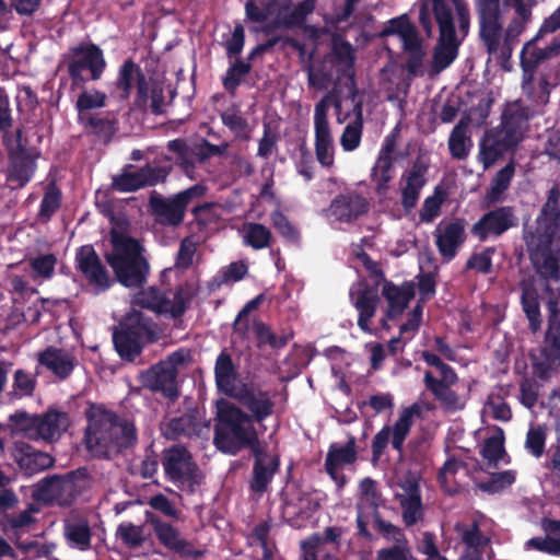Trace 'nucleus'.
Segmentation results:
<instances>
[{"instance_id": "f257e3e1", "label": "nucleus", "mask_w": 560, "mask_h": 560, "mask_svg": "<svg viewBox=\"0 0 560 560\" xmlns=\"http://www.w3.org/2000/svg\"><path fill=\"white\" fill-rule=\"evenodd\" d=\"M235 398L252 416L225 399L219 400L214 443L219 450L228 454H235L245 446H252L255 464L250 488L255 492H264L279 467V456L255 445L258 433L254 423L262 422L272 413L273 402L268 393L260 390L242 389Z\"/></svg>"}, {"instance_id": "f03ea898", "label": "nucleus", "mask_w": 560, "mask_h": 560, "mask_svg": "<svg viewBox=\"0 0 560 560\" xmlns=\"http://www.w3.org/2000/svg\"><path fill=\"white\" fill-rule=\"evenodd\" d=\"M559 197V191L551 189L536 223L524 231L530 260L537 272L548 280H557L559 275L560 247L556 238L560 217Z\"/></svg>"}, {"instance_id": "7ed1b4c3", "label": "nucleus", "mask_w": 560, "mask_h": 560, "mask_svg": "<svg viewBox=\"0 0 560 560\" xmlns=\"http://www.w3.org/2000/svg\"><path fill=\"white\" fill-rule=\"evenodd\" d=\"M452 10L440 0H425L420 11V21L428 33H431L427 11L432 8L440 28V39L433 56V68L441 71L447 68L457 57L458 46L467 35L469 16L462 0H451Z\"/></svg>"}, {"instance_id": "20e7f679", "label": "nucleus", "mask_w": 560, "mask_h": 560, "mask_svg": "<svg viewBox=\"0 0 560 560\" xmlns=\"http://www.w3.org/2000/svg\"><path fill=\"white\" fill-rule=\"evenodd\" d=\"M86 446L95 455H107L131 445L136 441L135 427L127 420H118L101 406L88 410Z\"/></svg>"}, {"instance_id": "39448f33", "label": "nucleus", "mask_w": 560, "mask_h": 560, "mask_svg": "<svg viewBox=\"0 0 560 560\" xmlns=\"http://www.w3.org/2000/svg\"><path fill=\"white\" fill-rule=\"evenodd\" d=\"M113 250L107 261L114 269L118 281L125 287L141 285L149 272V265L141 254L139 243L125 234L114 233Z\"/></svg>"}, {"instance_id": "423d86ee", "label": "nucleus", "mask_w": 560, "mask_h": 560, "mask_svg": "<svg viewBox=\"0 0 560 560\" xmlns=\"http://www.w3.org/2000/svg\"><path fill=\"white\" fill-rule=\"evenodd\" d=\"M12 428L31 440L52 442L58 440L69 427L68 415L59 410H48L42 416L16 412L11 416Z\"/></svg>"}, {"instance_id": "0eeeda50", "label": "nucleus", "mask_w": 560, "mask_h": 560, "mask_svg": "<svg viewBox=\"0 0 560 560\" xmlns=\"http://www.w3.org/2000/svg\"><path fill=\"white\" fill-rule=\"evenodd\" d=\"M153 336V327L141 312L132 310L114 332V345L119 355L127 360H133L141 350L144 341Z\"/></svg>"}, {"instance_id": "6e6552de", "label": "nucleus", "mask_w": 560, "mask_h": 560, "mask_svg": "<svg viewBox=\"0 0 560 560\" xmlns=\"http://www.w3.org/2000/svg\"><path fill=\"white\" fill-rule=\"evenodd\" d=\"M189 361V352L177 350L170 354L165 360L144 371L140 375L143 386L162 392L167 397L177 395V373Z\"/></svg>"}, {"instance_id": "1a4fd4ad", "label": "nucleus", "mask_w": 560, "mask_h": 560, "mask_svg": "<svg viewBox=\"0 0 560 560\" xmlns=\"http://www.w3.org/2000/svg\"><path fill=\"white\" fill-rule=\"evenodd\" d=\"M190 299V293L183 289L160 292L154 288L142 290L135 294L132 304L149 308L155 313L171 317L180 316Z\"/></svg>"}, {"instance_id": "9d476101", "label": "nucleus", "mask_w": 560, "mask_h": 560, "mask_svg": "<svg viewBox=\"0 0 560 560\" xmlns=\"http://www.w3.org/2000/svg\"><path fill=\"white\" fill-rule=\"evenodd\" d=\"M383 35L386 37L387 45L396 42L401 45L404 51L409 55L408 69L410 72L416 73L421 65L424 52L417 31L409 19L406 15H401L390 20L383 31Z\"/></svg>"}, {"instance_id": "9b49d317", "label": "nucleus", "mask_w": 560, "mask_h": 560, "mask_svg": "<svg viewBox=\"0 0 560 560\" xmlns=\"http://www.w3.org/2000/svg\"><path fill=\"white\" fill-rule=\"evenodd\" d=\"M163 467L173 482L189 492H194L203 479L201 471L191 462L190 454L179 446L166 452Z\"/></svg>"}, {"instance_id": "f8f14e48", "label": "nucleus", "mask_w": 560, "mask_h": 560, "mask_svg": "<svg viewBox=\"0 0 560 560\" xmlns=\"http://www.w3.org/2000/svg\"><path fill=\"white\" fill-rule=\"evenodd\" d=\"M88 485L86 475L78 471L67 477H52L37 485L35 495L38 500L66 505Z\"/></svg>"}, {"instance_id": "ddd939ff", "label": "nucleus", "mask_w": 560, "mask_h": 560, "mask_svg": "<svg viewBox=\"0 0 560 560\" xmlns=\"http://www.w3.org/2000/svg\"><path fill=\"white\" fill-rule=\"evenodd\" d=\"M549 328L546 334L542 349L544 360L535 363V374L544 380L551 376V373L559 366L560 360V296L549 301Z\"/></svg>"}, {"instance_id": "4468645a", "label": "nucleus", "mask_w": 560, "mask_h": 560, "mask_svg": "<svg viewBox=\"0 0 560 560\" xmlns=\"http://www.w3.org/2000/svg\"><path fill=\"white\" fill-rule=\"evenodd\" d=\"M523 129L512 121H504L499 129L486 133L480 144V160L485 167L492 165L504 152L514 148L523 139Z\"/></svg>"}, {"instance_id": "2eb2a0df", "label": "nucleus", "mask_w": 560, "mask_h": 560, "mask_svg": "<svg viewBox=\"0 0 560 560\" xmlns=\"http://www.w3.org/2000/svg\"><path fill=\"white\" fill-rule=\"evenodd\" d=\"M420 412V407L413 404L409 407L402 408L397 420L393 425L384 427L374 438L373 441V453L375 457H378L383 450L386 447L388 442L392 443L393 447L400 451L410 432L413 424L415 417Z\"/></svg>"}, {"instance_id": "dca6fc26", "label": "nucleus", "mask_w": 560, "mask_h": 560, "mask_svg": "<svg viewBox=\"0 0 560 560\" xmlns=\"http://www.w3.org/2000/svg\"><path fill=\"white\" fill-rule=\"evenodd\" d=\"M395 497L402 510V520L406 525L416 524L422 516V503L419 491V477L417 474H407L399 478L395 486Z\"/></svg>"}, {"instance_id": "f3484780", "label": "nucleus", "mask_w": 560, "mask_h": 560, "mask_svg": "<svg viewBox=\"0 0 560 560\" xmlns=\"http://www.w3.org/2000/svg\"><path fill=\"white\" fill-rule=\"evenodd\" d=\"M105 68L102 50L94 45H83L72 49L69 72L73 80H80L82 71L89 69L93 80H97Z\"/></svg>"}, {"instance_id": "a211bd4d", "label": "nucleus", "mask_w": 560, "mask_h": 560, "mask_svg": "<svg viewBox=\"0 0 560 560\" xmlns=\"http://www.w3.org/2000/svg\"><path fill=\"white\" fill-rule=\"evenodd\" d=\"M75 261L77 268L84 275L96 292L109 288L112 280L92 246L85 245L80 247L75 255Z\"/></svg>"}, {"instance_id": "6ab92c4d", "label": "nucleus", "mask_w": 560, "mask_h": 560, "mask_svg": "<svg viewBox=\"0 0 560 560\" xmlns=\"http://www.w3.org/2000/svg\"><path fill=\"white\" fill-rule=\"evenodd\" d=\"M480 14V35L488 51H497L501 39L499 0H477Z\"/></svg>"}, {"instance_id": "aec40b11", "label": "nucleus", "mask_w": 560, "mask_h": 560, "mask_svg": "<svg viewBox=\"0 0 560 560\" xmlns=\"http://www.w3.org/2000/svg\"><path fill=\"white\" fill-rule=\"evenodd\" d=\"M350 298L353 306L359 313L358 325L366 334L374 331L370 325L377 304L376 294L370 290L363 282H357L350 290Z\"/></svg>"}, {"instance_id": "412c9836", "label": "nucleus", "mask_w": 560, "mask_h": 560, "mask_svg": "<svg viewBox=\"0 0 560 560\" xmlns=\"http://www.w3.org/2000/svg\"><path fill=\"white\" fill-rule=\"evenodd\" d=\"M427 166L417 161L412 164L411 168L408 170L399 180V189L401 195V205L409 211L418 202L420 191L425 184Z\"/></svg>"}, {"instance_id": "4be33fe9", "label": "nucleus", "mask_w": 560, "mask_h": 560, "mask_svg": "<svg viewBox=\"0 0 560 560\" xmlns=\"http://www.w3.org/2000/svg\"><path fill=\"white\" fill-rule=\"evenodd\" d=\"M162 168L154 170L145 166L141 170L127 168L122 174L114 178L113 185L120 191H133L148 185H154L165 177Z\"/></svg>"}, {"instance_id": "5701e85b", "label": "nucleus", "mask_w": 560, "mask_h": 560, "mask_svg": "<svg viewBox=\"0 0 560 560\" xmlns=\"http://www.w3.org/2000/svg\"><path fill=\"white\" fill-rule=\"evenodd\" d=\"M436 245L441 255L452 259L465 241V225L462 220L441 222L435 231Z\"/></svg>"}, {"instance_id": "b1692460", "label": "nucleus", "mask_w": 560, "mask_h": 560, "mask_svg": "<svg viewBox=\"0 0 560 560\" xmlns=\"http://www.w3.org/2000/svg\"><path fill=\"white\" fill-rule=\"evenodd\" d=\"M369 208L368 198L358 192H350L336 198L331 202L329 211L335 220L349 222L366 213Z\"/></svg>"}, {"instance_id": "393cba45", "label": "nucleus", "mask_w": 560, "mask_h": 560, "mask_svg": "<svg viewBox=\"0 0 560 560\" xmlns=\"http://www.w3.org/2000/svg\"><path fill=\"white\" fill-rule=\"evenodd\" d=\"M514 224L513 212L510 208H499L485 214L472 228V233L480 240L489 235H500Z\"/></svg>"}, {"instance_id": "a878e982", "label": "nucleus", "mask_w": 560, "mask_h": 560, "mask_svg": "<svg viewBox=\"0 0 560 560\" xmlns=\"http://www.w3.org/2000/svg\"><path fill=\"white\" fill-rule=\"evenodd\" d=\"M396 140L387 137L380 150L377 159L371 168L370 179L373 185H390L394 178Z\"/></svg>"}, {"instance_id": "bb28decb", "label": "nucleus", "mask_w": 560, "mask_h": 560, "mask_svg": "<svg viewBox=\"0 0 560 560\" xmlns=\"http://www.w3.org/2000/svg\"><path fill=\"white\" fill-rule=\"evenodd\" d=\"M357 458L354 439H350L345 445L332 444L326 457V469L335 482L341 487L345 485V477L339 470Z\"/></svg>"}, {"instance_id": "cd10ccee", "label": "nucleus", "mask_w": 560, "mask_h": 560, "mask_svg": "<svg viewBox=\"0 0 560 560\" xmlns=\"http://www.w3.org/2000/svg\"><path fill=\"white\" fill-rule=\"evenodd\" d=\"M381 501L375 482L370 478L363 479L360 482V497L358 501V526L361 533H365V527L371 516H375Z\"/></svg>"}, {"instance_id": "c85d7f7f", "label": "nucleus", "mask_w": 560, "mask_h": 560, "mask_svg": "<svg viewBox=\"0 0 560 560\" xmlns=\"http://www.w3.org/2000/svg\"><path fill=\"white\" fill-rule=\"evenodd\" d=\"M382 294L388 303L386 318L382 319L383 328L387 329V318H393L405 310L415 295V285L410 282L404 283L400 287L385 283L382 289Z\"/></svg>"}, {"instance_id": "c756f323", "label": "nucleus", "mask_w": 560, "mask_h": 560, "mask_svg": "<svg viewBox=\"0 0 560 560\" xmlns=\"http://www.w3.org/2000/svg\"><path fill=\"white\" fill-rule=\"evenodd\" d=\"M13 455L19 467L26 475L36 474L52 465V458L49 454L36 451L26 444L18 445Z\"/></svg>"}, {"instance_id": "7c9ffc66", "label": "nucleus", "mask_w": 560, "mask_h": 560, "mask_svg": "<svg viewBox=\"0 0 560 560\" xmlns=\"http://www.w3.org/2000/svg\"><path fill=\"white\" fill-rule=\"evenodd\" d=\"M38 361L60 378L67 377L75 365V358L70 351L57 348H48L40 352Z\"/></svg>"}, {"instance_id": "2f4dec72", "label": "nucleus", "mask_w": 560, "mask_h": 560, "mask_svg": "<svg viewBox=\"0 0 560 560\" xmlns=\"http://www.w3.org/2000/svg\"><path fill=\"white\" fill-rule=\"evenodd\" d=\"M65 537L68 544L79 550L91 547V528L88 520L81 515H71L65 521Z\"/></svg>"}, {"instance_id": "473e14b6", "label": "nucleus", "mask_w": 560, "mask_h": 560, "mask_svg": "<svg viewBox=\"0 0 560 560\" xmlns=\"http://www.w3.org/2000/svg\"><path fill=\"white\" fill-rule=\"evenodd\" d=\"M215 381L218 388L224 394L235 397L243 389L237 386L236 374L231 358L221 353L215 362Z\"/></svg>"}, {"instance_id": "72a5a7b5", "label": "nucleus", "mask_w": 560, "mask_h": 560, "mask_svg": "<svg viewBox=\"0 0 560 560\" xmlns=\"http://www.w3.org/2000/svg\"><path fill=\"white\" fill-rule=\"evenodd\" d=\"M424 383L446 410L457 411L465 407L466 397L457 395L450 386L440 383L430 372L425 373Z\"/></svg>"}, {"instance_id": "f704fd0d", "label": "nucleus", "mask_w": 560, "mask_h": 560, "mask_svg": "<svg viewBox=\"0 0 560 560\" xmlns=\"http://www.w3.org/2000/svg\"><path fill=\"white\" fill-rule=\"evenodd\" d=\"M456 528L462 535V539L466 545V550L462 557V560H482V552L487 548L489 539L480 534L478 527L475 524L466 529L459 525H457Z\"/></svg>"}, {"instance_id": "c9c22d12", "label": "nucleus", "mask_w": 560, "mask_h": 560, "mask_svg": "<svg viewBox=\"0 0 560 560\" xmlns=\"http://www.w3.org/2000/svg\"><path fill=\"white\" fill-rule=\"evenodd\" d=\"M208 425L198 421L191 413L173 418L168 421L165 435L175 439L179 435H200L203 430H208Z\"/></svg>"}, {"instance_id": "e433bc0d", "label": "nucleus", "mask_w": 560, "mask_h": 560, "mask_svg": "<svg viewBox=\"0 0 560 560\" xmlns=\"http://www.w3.org/2000/svg\"><path fill=\"white\" fill-rule=\"evenodd\" d=\"M154 530L159 540L167 548L184 555H192L191 547L182 539L179 533L170 524L153 521Z\"/></svg>"}, {"instance_id": "4c0bfd02", "label": "nucleus", "mask_w": 560, "mask_h": 560, "mask_svg": "<svg viewBox=\"0 0 560 560\" xmlns=\"http://www.w3.org/2000/svg\"><path fill=\"white\" fill-rule=\"evenodd\" d=\"M35 168V161L31 156L14 155L9 170L8 180L13 188L25 185Z\"/></svg>"}, {"instance_id": "58836bf2", "label": "nucleus", "mask_w": 560, "mask_h": 560, "mask_svg": "<svg viewBox=\"0 0 560 560\" xmlns=\"http://www.w3.org/2000/svg\"><path fill=\"white\" fill-rule=\"evenodd\" d=\"M152 207L162 223L176 225L184 218L185 210L175 197L166 200H152Z\"/></svg>"}, {"instance_id": "ea45409f", "label": "nucleus", "mask_w": 560, "mask_h": 560, "mask_svg": "<svg viewBox=\"0 0 560 560\" xmlns=\"http://www.w3.org/2000/svg\"><path fill=\"white\" fill-rule=\"evenodd\" d=\"M481 455L489 464H497L504 456V432L494 427L481 447Z\"/></svg>"}, {"instance_id": "a19ab883", "label": "nucleus", "mask_w": 560, "mask_h": 560, "mask_svg": "<svg viewBox=\"0 0 560 560\" xmlns=\"http://www.w3.org/2000/svg\"><path fill=\"white\" fill-rule=\"evenodd\" d=\"M547 530L553 535L544 538H532L526 542V546L542 552L560 556V522H550Z\"/></svg>"}, {"instance_id": "79ce46f5", "label": "nucleus", "mask_w": 560, "mask_h": 560, "mask_svg": "<svg viewBox=\"0 0 560 560\" xmlns=\"http://www.w3.org/2000/svg\"><path fill=\"white\" fill-rule=\"evenodd\" d=\"M466 474V467L462 462H458L454 457L448 458L443 467L440 470L439 474V480L441 482V486L447 491V492H456L457 491V485H459V481L457 480V477L459 475Z\"/></svg>"}, {"instance_id": "37998d69", "label": "nucleus", "mask_w": 560, "mask_h": 560, "mask_svg": "<svg viewBox=\"0 0 560 560\" xmlns=\"http://www.w3.org/2000/svg\"><path fill=\"white\" fill-rule=\"evenodd\" d=\"M314 8V0H305L302 3L295 5L293 9L290 7L279 5L277 22L280 23V25L301 23L307 14L313 12Z\"/></svg>"}, {"instance_id": "c03bdc74", "label": "nucleus", "mask_w": 560, "mask_h": 560, "mask_svg": "<svg viewBox=\"0 0 560 560\" xmlns=\"http://www.w3.org/2000/svg\"><path fill=\"white\" fill-rule=\"evenodd\" d=\"M138 83V92L141 97L145 96V90L143 85V80L140 78V72L138 67L127 61L120 69L119 79H118V88L122 90L124 96L129 94V91L133 83Z\"/></svg>"}, {"instance_id": "a18cd8bd", "label": "nucleus", "mask_w": 560, "mask_h": 560, "mask_svg": "<svg viewBox=\"0 0 560 560\" xmlns=\"http://www.w3.org/2000/svg\"><path fill=\"white\" fill-rule=\"evenodd\" d=\"M279 12V3L277 1H270L266 9H260L254 3L249 2L246 5V14L249 20L257 23H264L267 26H279L277 22Z\"/></svg>"}, {"instance_id": "49530a36", "label": "nucleus", "mask_w": 560, "mask_h": 560, "mask_svg": "<svg viewBox=\"0 0 560 560\" xmlns=\"http://www.w3.org/2000/svg\"><path fill=\"white\" fill-rule=\"evenodd\" d=\"M522 304L532 330H538L541 320L537 293L534 289L526 285L523 287Z\"/></svg>"}, {"instance_id": "de8ad7c7", "label": "nucleus", "mask_w": 560, "mask_h": 560, "mask_svg": "<svg viewBox=\"0 0 560 560\" xmlns=\"http://www.w3.org/2000/svg\"><path fill=\"white\" fill-rule=\"evenodd\" d=\"M522 304L532 330H538L541 320L537 293L534 289L526 285L523 287Z\"/></svg>"}, {"instance_id": "09e8293b", "label": "nucleus", "mask_w": 560, "mask_h": 560, "mask_svg": "<svg viewBox=\"0 0 560 560\" xmlns=\"http://www.w3.org/2000/svg\"><path fill=\"white\" fill-rule=\"evenodd\" d=\"M446 199L444 189L436 187L433 194L427 197L423 201L422 208L419 213L421 222L430 223L440 214V209Z\"/></svg>"}, {"instance_id": "8fccbe9b", "label": "nucleus", "mask_w": 560, "mask_h": 560, "mask_svg": "<svg viewBox=\"0 0 560 560\" xmlns=\"http://www.w3.org/2000/svg\"><path fill=\"white\" fill-rule=\"evenodd\" d=\"M271 234L267 228L258 223H248L243 228L244 242L255 249L267 247Z\"/></svg>"}, {"instance_id": "3c124183", "label": "nucleus", "mask_w": 560, "mask_h": 560, "mask_svg": "<svg viewBox=\"0 0 560 560\" xmlns=\"http://www.w3.org/2000/svg\"><path fill=\"white\" fill-rule=\"evenodd\" d=\"M421 317L422 306L418 304L409 314L407 322L400 326V337L394 338L389 341V348L392 351L395 352L397 350V345L400 340L408 341L415 336L419 329Z\"/></svg>"}, {"instance_id": "603ef678", "label": "nucleus", "mask_w": 560, "mask_h": 560, "mask_svg": "<svg viewBox=\"0 0 560 560\" xmlns=\"http://www.w3.org/2000/svg\"><path fill=\"white\" fill-rule=\"evenodd\" d=\"M466 127L465 124L459 122L450 136L448 147L452 155L456 159H464L468 154L471 145Z\"/></svg>"}, {"instance_id": "864d4df0", "label": "nucleus", "mask_w": 560, "mask_h": 560, "mask_svg": "<svg viewBox=\"0 0 560 560\" xmlns=\"http://www.w3.org/2000/svg\"><path fill=\"white\" fill-rule=\"evenodd\" d=\"M362 138V121L359 113L357 119L347 125L341 137L340 144L346 152L354 151L359 148Z\"/></svg>"}, {"instance_id": "5fc2aeb1", "label": "nucleus", "mask_w": 560, "mask_h": 560, "mask_svg": "<svg viewBox=\"0 0 560 560\" xmlns=\"http://www.w3.org/2000/svg\"><path fill=\"white\" fill-rule=\"evenodd\" d=\"M304 560H337L325 548V542L317 535L302 542Z\"/></svg>"}, {"instance_id": "6e6d98bb", "label": "nucleus", "mask_w": 560, "mask_h": 560, "mask_svg": "<svg viewBox=\"0 0 560 560\" xmlns=\"http://www.w3.org/2000/svg\"><path fill=\"white\" fill-rule=\"evenodd\" d=\"M116 535L129 547L140 546L145 537L143 528L132 523H121L117 527Z\"/></svg>"}, {"instance_id": "4d7b16f0", "label": "nucleus", "mask_w": 560, "mask_h": 560, "mask_svg": "<svg viewBox=\"0 0 560 560\" xmlns=\"http://www.w3.org/2000/svg\"><path fill=\"white\" fill-rule=\"evenodd\" d=\"M106 95L97 90L83 91L77 101L80 116L88 110L101 108L105 105Z\"/></svg>"}, {"instance_id": "13d9d810", "label": "nucleus", "mask_w": 560, "mask_h": 560, "mask_svg": "<svg viewBox=\"0 0 560 560\" xmlns=\"http://www.w3.org/2000/svg\"><path fill=\"white\" fill-rule=\"evenodd\" d=\"M515 481V472L512 470L502 471L491 477L488 482H482L479 488L489 493H497Z\"/></svg>"}, {"instance_id": "bf43d9fd", "label": "nucleus", "mask_w": 560, "mask_h": 560, "mask_svg": "<svg viewBox=\"0 0 560 560\" xmlns=\"http://www.w3.org/2000/svg\"><path fill=\"white\" fill-rule=\"evenodd\" d=\"M546 443V429L537 425L532 427L526 435L525 446L535 456L540 457Z\"/></svg>"}, {"instance_id": "052dcab7", "label": "nucleus", "mask_w": 560, "mask_h": 560, "mask_svg": "<svg viewBox=\"0 0 560 560\" xmlns=\"http://www.w3.org/2000/svg\"><path fill=\"white\" fill-rule=\"evenodd\" d=\"M370 521H373L378 533L387 540L393 541L394 545L407 544L401 530L389 522L381 520L377 514H375V516H371Z\"/></svg>"}, {"instance_id": "680f3d73", "label": "nucleus", "mask_w": 560, "mask_h": 560, "mask_svg": "<svg viewBox=\"0 0 560 560\" xmlns=\"http://www.w3.org/2000/svg\"><path fill=\"white\" fill-rule=\"evenodd\" d=\"M269 529L270 526L267 522L260 523L254 528L249 538L252 545H257L260 548L265 560H270L272 556V547L268 542Z\"/></svg>"}, {"instance_id": "e2e57ef3", "label": "nucleus", "mask_w": 560, "mask_h": 560, "mask_svg": "<svg viewBox=\"0 0 560 560\" xmlns=\"http://www.w3.org/2000/svg\"><path fill=\"white\" fill-rule=\"evenodd\" d=\"M57 259L52 254L40 255L31 261L32 269L37 277L50 278Z\"/></svg>"}, {"instance_id": "0e129e2a", "label": "nucleus", "mask_w": 560, "mask_h": 560, "mask_svg": "<svg viewBox=\"0 0 560 560\" xmlns=\"http://www.w3.org/2000/svg\"><path fill=\"white\" fill-rule=\"evenodd\" d=\"M485 412L500 421H509L512 417L510 407L500 398L493 397H490L486 404Z\"/></svg>"}, {"instance_id": "69168bd1", "label": "nucleus", "mask_w": 560, "mask_h": 560, "mask_svg": "<svg viewBox=\"0 0 560 560\" xmlns=\"http://www.w3.org/2000/svg\"><path fill=\"white\" fill-rule=\"evenodd\" d=\"M271 221L275 229L288 241L295 242L299 238V232L282 213L273 212Z\"/></svg>"}, {"instance_id": "338daca9", "label": "nucleus", "mask_w": 560, "mask_h": 560, "mask_svg": "<svg viewBox=\"0 0 560 560\" xmlns=\"http://www.w3.org/2000/svg\"><path fill=\"white\" fill-rule=\"evenodd\" d=\"M514 174V167L512 164L506 165L502 168L492 182L491 190L493 197L501 195L509 186Z\"/></svg>"}, {"instance_id": "774afa93", "label": "nucleus", "mask_w": 560, "mask_h": 560, "mask_svg": "<svg viewBox=\"0 0 560 560\" xmlns=\"http://www.w3.org/2000/svg\"><path fill=\"white\" fill-rule=\"evenodd\" d=\"M411 553L407 544L394 545L378 551L377 560H410Z\"/></svg>"}]
</instances>
